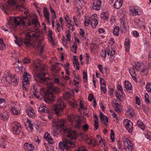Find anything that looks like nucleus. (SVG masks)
I'll use <instances>...</instances> for the list:
<instances>
[{
	"label": "nucleus",
	"mask_w": 151,
	"mask_h": 151,
	"mask_svg": "<svg viewBox=\"0 0 151 151\" xmlns=\"http://www.w3.org/2000/svg\"><path fill=\"white\" fill-rule=\"evenodd\" d=\"M123 123L125 128L129 132H131L133 131V125L132 122L129 120L124 119Z\"/></svg>",
	"instance_id": "11"
},
{
	"label": "nucleus",
	"mask_w": 151,
	"mask_h": 151,
	"mask_svg": "<svg viewBox=\"0 0 151 151\" xmlns=\"http://www.w3.org/2000/svg\"><path fill=\"white\" fill-rule=\"evenodd\" d=\"M93 98L94 96L93 95L92 93L90 94L88 97V100L90 101H92Z\"/></svg>",
	"instance_id": "53"
},
{
	"label": "nucleus",
	"mask_w": 151,
	"mask_h": 151,
	"mask_svg": "<svg viewBox=\"0 0 151 151\" xmlns=\"http://www.w3.org/2000/svg\"><path fill=\"white\" fill-rule=\"evenodd\" d=\"M40 63L41 60L39 59H37L33 61V63L34 65V69L37 72L36 74L34 76V77L38 73H45L43 72L44 71V68L41 66L40 64Z\"/></svg>",
	"instance_id": "4"
},
{
	"label": "nucleus",
	"mask_w": 151,
	"mask_h": 151,
	"mask_svg": "<svg viewBox=\"0 0 151 151\" xmlns=\"http://www.w3.org/2000/svg\"><path fill=\"white\" fill-rule=\"evenodd\" d=\"M146 137L148 139L150 140L151 139V133L150 132H148L146 134Z\"/></svg>",
	"instance_id": "55"
},
{
	"label": "nucleus",
	"mask_w": 151,
	"mask_h": 151,
	"mask_svg": "<svg viewBox=\"0 0 151 151\" xmlns=\"http://www.w3.org/2000/svg\"><path fill=\"white\" fill-rule=\"evenodd\" d=\"M124 149L127 150L128 149V150H129L131 151H132L133 147L132 144H130L129 145H124Z\"/></svg>",
	"instance_id": "33"
},
{
	"label": "nucleus",
	"mask_w": 151,
	"mask_h": 151,
	"mask_svg": "<svg viewBox=\"0 0 151 151\" xmlns=\"http://www.w3.org/2000/svg\"><path fill=\"white\" fill-rule=\"evenodd\" d=\"M89 23L91 24V22L90 19L89 18V19H85L84 22V24L86 26H88Z\"/></svg>",
	"instance_id": "47"
},
{
	"label": "nucleus",
	"mask_w": 151,
	"mask_h": 151,
	"mask_svg": "<svg viewBox=\"0 0 151 151\" xmlns=\"http://www.w3.org/2000/svg\"><path fill=\"white\" fill-rule=\"evenodd\" d=\"M18 105L15 104L13 106H12L11 111L12 114L14 115L18 114L19 112L20 109Z\"/></svg>",
	"instance_id": "15"
},
{
	"label": "nucleus",
	"mask_w": 151,
	"mask_h": 151,
	"mask_svg": "<svg viewBox=\"0 0 151 151\" xmlns=\"http://www.w3.org/2000/svg\"><path fill=\"white\" fill-rule=\"evenodd\" d=\"M122 4V0H117L115 3L114 6L115 9H118L121 7Z\"/></svg>",
	"instance_id": "22"
},
{
	"label": "nucleus",
	"mask_w": 151,
	"mask_h": 151,
	"mask_svg": "<svg viewBox=\"0 0 151 151\" xmlns=\"http://www.w3.org/2000/svg\"><path fill=\"white\" fill-rule=\"evenodd\" d=\"M135 98H136V103L138 105H140V99H139V98L137 96H136Z\"/></svg>",
	"instance_id": "59"
},
{
	"label": "nucleus",
	"mask_w": 151,
	"mask_h": 151,
	"mask_svg": "<svg viewBox=\"0 0 151 151\" xmlns=\"http://www.w3.org/2000/svg\"><path fill=\"white\" fill-rule=\"evenodd\" d=\"M118 89L121 91L122 93H123V89L122 86L120 84H118L117 86Z\"/></svg>",
	"instance_id": "61"
},
{
	"label": "nucleus",
	"mask_w": 151,
	"mask_h": 151,
	"mask_svg": "<svg viewBox=\"0 0 151 151\" xmlns=\"http://www.w3.org/2000/svg\"><path fill=\"white\" fill-rule=\"evenodd\" d=\"M69 104L71 106L73 107H77L78 106L77 104H76V102H72V101H69Z\"/></svg>",
	"instance_id": "46"
},
{
	"label": "nucleus",
	"mask_w": 151,
	"mask_h": 151,
	"mask_svg": "<svg viewBox=\"0 0 151 151\" xmlns=\"http://www.w3.org/2000/svg\"><path fill=\"white\" fill-rule=\"evenodd\" d=\"M29 75L27 71H24V74L23 75V77L24 81H22L23 83H26V84L28 85L29 84Z\"/></svg>",
	"instance_id": "18"
},
{
	"label": "nucleus",
	"mask_w": 151,
	"mask_h": 151,
	"mask_svg": "<svg viewBox=\"0 0 151 151\" xmlns=\"http://www.w3.org/2000/svg\"><path fill=\"white\" fill-rule=\"evenodd\" d=\"M82 129L84 132H86L89 128V126L87 124H85L82 126Z\"/></svg>",
	"instance_id": "39"
},
{
	"label": "nucleus",
	"mask_w": 151,
	"mask_h": 151,
	"mask_svg": "<svg viewBox=\"0 0 151 151\" xmlns=\"http://www.w3.org/2000/svg\"><path fill=\"white\" fill-rule=\"evenodd\" d=\"M28 147L25 148L26 151H32L34 149L33 146L31 144H29Z\"/></svg>",
	"instance_id": "35"
},
{
	"label": "nucleus",
	"mask_w": 151,
	"mask_h": 151,
	"mask_svg": "<svg viewBox=\"0 0 151 151\" xmlns=\"http://www.w3.org/2000/svg\"><path fill=\"white\" fill-rule=\"evenodd\" d=\"M148 68H149L147 66L142 65L141 69V74L143 76L147 74L148 73Z\"/></svg>",
	"instance_id": "20"
},
{
	"label": "nucleus",
	"mask_w": 151,
	"mask_h": 151,
	"mask_svg": "<svg viewBox=\"0 0 151 151\" xmlns=\"http://www.w3.org/2000/svg\"><path fill=\"white\" fill-rule=\"evenodd\" d=\"M145 101L147 102L148 104H150V101L148 99L149 96L147 93H146L145 94Z\"/></svg>",
	"instance_id": "44"
},
{
	"label": "nucleus",
	"mask_w": 151,
	"mask_h": 151,
	"mask_svg": "<svg viewBox=\"0 0 151 151\" xmlns=\"http://www.w3.org/2000/svg\"><path fill=\"white\" fill-rule=\"evenodd\" d=\"M52 32L51 30L49 31H48V36L49 37V41L50 42H53V38L52 36Z\"/></svg>",
	"instance_id": "36"
},
{
	"label": "nucleus",
	"mask_w": 151,
	"mask_h": 151,
	"mask_svg": "<svg viewBox=\"0 0 151 151\" xmlns=\"http://www.w3.org/2000/svg\"><path fill=\"white\" fill-rule=\"evenodd\" d=\"M10 19L8 20V22L6 24V26L9 29L13 25V23H14L16 26L19 25L20 24H22L25 25V22L22 19L20 18H16L14 17H10Z\"/></svg>",
	"instance_id": "3"
},
{
	"label": "nucleus",
	"mask_w": 151,
	"mask_h": 151,
	"mask_svg": "<svg viewBox=\"0 0 151 151\" xmlns=\"http://www.w3.org/2000/svg\"><path fill=\"white\" fill-rule=\"evenodd\" d=\"M116 52L115 50H112L110 53V59L112 60L114 57V55L115 54Z\"/></svg>",
	"instance_id": "43"
},
{
	"label": "nucleus",
	"mask_w": 151,
	"mask_h": 151,
	"mask_svg": "<svg viewBox=\"0 0 151 151\" xmlns=\"http://www.w3.org/2000/svg\"><path fill=\"white\" fill-rule=\"evenodd\" d=\"M66 105L63 102L56 104L55 106L54 111L55 114L58 116L62 115L63 112V108Z\"/></svg>",
	"instance_id": "5"
},
{
	"label": "nucleus",
	"mask_w": 151,
	"mask_h": 151,
	"mask_svg": "<svg viewBox=\"0 0 151 151\" xmlns=\"http://www.w3.org/2000/svg\"><path fill=\"white\" fill-rule=\"evenodd\" d=\"M8 115L6 113H1L0 114V117L1 118V119L3 120H6L8 118Z\"/></svg>",
	"instance_id": "27"
},
{
	"label": "nucleus",
	"mask_w": 151,
	"mask_h": 151,
	"mask_svg": "<svg viewBox=\"0 0 151 151\" xmlns=\"http://www.w3.org/2000/svg\"><path fill=\"white\" fill-rule=\"evenodd\" d=\"M130 43L128 38H127L125 40L124 45L125 47V51L128 52L129 50Z\"/></svg>",
	"instance_id": "23"
},
{
	"label": "nucleus",
	"mask_w": 151,
	"mask_h": 151,
	"mask_svg": "<svg viewBox=\"0 0 151 151\" xmlns=\"http://www.w3.org/2000/svg\"><path fill=\"white\" fill-rule=\"evenodd\" d=\"M99 123L98 121H94V126L95 128L96 129L95 130H96L98 129V127H99Z\"/></svg>",
	"instance_id": "56"
},
{
	"label": "nucleus",
	"mask_w": 151,
	"mask_h": 151,
	"mask_svg": "<svg viewBox=\"0 0 151 151\" xmlns=\"http://www.w3.org/2000/svg\"><path fill=\"white\" fill-rule=\"evenodd\" d=\"M97 16V14H94L90 18H89L91 22V24L93 28H96L98 24V22L96 19Z\"/></svg>",
	"instance_id": "13"
},
{
	"label": "nucleus",
	"mask_w": 151,
	"mask_h": 151,
	"mask_svg": "<svg viewBox=\"0 0 151 151\" xmlns=\"http://www.w3.org/2000/svg\"><path fill=\"white\" fill-rule=\"evenodd\" d=\"M32 24L35 25H37L38 23V21L35 19H33L32 21Z\"/></svg>",
	"instance_id": "51"
},
{
	"label": "nucleus",
	"mask_w": 151,
	"mask_h": 151,
	"mask_svg": "<svg viewBox=\"0 0 151 151\" xmlns=\"http://www.w3.org/2000/svg\"><path fill=\"white\" fill-rule=\"evenodd\" d=\"M81 120L79 119L76 120V122L75 123V127L78 129H80L82 127L81 125Z\"/></svg>",
	"instance_id": "24"
},
{
	"label": "nucleus",
	"mask_w": 151,
	"mask_h": 151,
	"mask_svg": "<svg viewBox=\"0 0 151 151\" xmlns=\"http://www.w3.org/2000/svg\"><path fill=\"white\" fill-rule=\"evenodd\" d=\"M45 73H38L35 76L34 79L37 83H40L43 84H47L49 90L46 91H44V99L45 101L47 103H50L54 100L55 96L53 92L57 93V90L56 87L54 86L52 82L48 83L50 80L48 77H45Z\"/></svg>",
	"instance_id": "1"
},
{
	"label": "nucleus",
	"mask_w": 151,
	"mask_h": 151,
	"mask_svg": "<svg viewBox=\"0 0 151 151\" xmlns=\"http://www.w3.org/2000/svg\"><path fill=\"white\" fill-rule=\"evenodd\" d=\"M22 67L17 66L15 68V70L17 72H19L21 70H22Z\"/></svg>",
	"instance_id": "52"
},
{
	"label": "nucleus",
	"mask_w": 151,
	"mask_h": 151,
	"mask_svg": "<svg viewBox=\"0 0 151 151\" xmlns=\"http://www.w3.org/2000/svg\"><path fill=\"white\" fill-rule=\"evenodd\" d=\"M101 90L103 91V93L105 94L106 92V86H102V85H101Z\"/></svg>",
	"instance_id": "48"
},
{
	"label": "nucleus",
	"mask_w": 151,
	"mask_h": 151,
	"mask_svg": "<svg viewBox=\"0 0 151 151\" xmlns=\"http://www.w3.org/2000/svg\"><path fill=\"white\" fill-rule=\"evenodd\" d=\"M5 102L4 99H0V107L2 108L6 106Z\"/></svg>",
	"instance_id": "31"
},
{
	"label": "nucleus",
	"mask_w": 151,
	"mask_h": 151,
	"mask_svg": "<svg viewBox=\"0 0 151 151\" xmlns=\"http://www.w3.org/2000/svg\"><path fill=\"white\" fill-rule=\"evenodd\" d=\"M57 29L58 32H60V26L59 23H57L56 25Z\"/></svg>",
	"instance_id": "62"
},
{
	"label": "nucleus",
	"mask_w": 151,
	"mask_h": 151,
	"mask_svg": "<svg viewBox=\"0 0 151 151\" xmlns=\"http://www.w3.org/2000/svg\"><path fill=\"white\" fill-rule=\"evenodd\" d=\"M44 138L48 140V143L52 144L53 143V139L50 137V133L46 132L44 135Z\"/></svg>",
	"instance_id": "17"
},
{
	"label": "nucleus",
	"mask_w": 151,
	"mask_h": 151,
	"mask_svg": "<svg viewBox=\"0 0 151 151\" xmlns=\"http://www.w3.org/2000/svg\"><path fill=\"white\" fill-rule=\"evenodd\" d=\"M135 24L139 27H141L140 24L142 23V22L139 19H137L135 20Z\"/></svg>",
	"instance_id": "32"
},
{
	"label": "nucleus",
	"mask_w": 151,
	"mask_h": 151,
	"mask_svg": "<svg viewBox=\"0 0 151 151\" xmlns=\"http://www.w3.org/2000/svg\"><path fill=\"white\" fill-rule=\"evenodd\" d=\"M8 3L9 5L15 6L16 9L19 10L21 11H23L24 9H25L23 6L17 4L15 0H9L8 1Z\"/></svg>",
	"instance_id": "9"
},
{
	"label": "nucleus",
	"mask_w": 151,
	"mask_h": 151,
	"mask_svg": "<svg viewBox=\"0 0 151 151\" xmlns=\"http://www.w3.org/2000/svg\"><path fill=\"white\" fill-rule=\"evenodd\" d=\"M125 87L128 90L131 89L132 86L131 84L128 81H124Z\"/></svg>",
	"instance_id": "25"
},
{
	"label": "nucleus",
	"mask_w": 151,
	"mask_h": 151,
	"mask_svg": "<svg viewBox=\"0 0 151 151\" xmlns=\"http://www.w3.org/2000/svg\"><path fill=\"white\" fill-rule=\"evenodd\" d=\"M137 125L138 127L141 128L142 130H144L145 129V127L144 124L141 121L139 120L137 122Z\"/></svg>",
	"instance_id": "29"
},
{
	"label": "nucleus",
	"mask_w": 151,
	"mask_h": 151,
	"mask_svg": "<svg viewBox=\"0 0 151 151\" xmlns=\"http://www.w3.org/2000/svg\"><path fill=\"white\" fill-rule=\"evenodd\" d=\"M64 132L68 133V136L71 139H65L63 141L60 142L59 143V148L63 151H68L69 150L75 147L76 142L72 139H76L78 135L76 131L72 130L69 128L65 129Z\"/></svg>",
	"instance_id": "2"
},
{
	"label": "nucleus",
	"mask_w": 151,
	"mask_h": 151,
	"mask_svg": "<svg viewBox=\"0 0 151 151\" xmlns=\"http://www.w3.org/2000/svg\"><path fill=\"white\" fill-rule=\"evenodd\" d=\"M69 120L71 123H73L74 120V115H71L70 116L69 118Z\"/></svg>",
	"instance_id": "54"
},
{
	"label": "nucleus",
	"mask_w": 151,
	"mask_h": 151,
	"mask_svg": "<svg viewBox=\"0 0 151 151\" xmlns=\"http://www.w3.org/2000/svg\"><path fill=\"white\" fill-rule=\"evenodd\" d=\"M100 17L104 19H107L109 18L107 13L105 12H103L101 14Z\"/></svg>",
	"instance_id": "28"
},
{
	"label": "nucleus",
	"mask_w": 151,
	"mask_h": 151,
	"mask_svg": "<svg viewBox=\"0 0 151 151\" xmlns=\"http://www.w3.org/2000/svg\"><path fill=\"white\" fill-rule=\"evenodd\" d=\"M80 30L79 34L82 37V39L84 40L86 39V37H84L85 32L84 30L82 29H80Z\"/></svg>",
	"instance_id": "40"
},
{
	"label": "nucleus",
	"mask_w": 151,
	"mask_h": 151,
	"mask_svg": "<svg viewBox=\"0 0 151 151\" xmlns=\"http://www.w3.org/2000/svg\"><path fill=\"white\" fill-rule=\"evenodd\" d=\"M109 91L110 95H113V92L114 91V89L112 88H109Z\"/></svg>",
	"instance_id": "64"
},
{
	"label": "nucleus",
	"mask_w": 151,
	"mask_h": 151,
	"mask_svg": "<svg viewBox=\"0 0 151 151\" xmlns=\"http://www.w3.org/2000/svg\"><path fill=\"white\" fill-rule=\"evenodd\" d=\"M12 127L14 132L15 134L18 135L20 133L21 131V127L19 123L17 122H14Z\"/></svg>",
	"instance_id": "10"
},
{
	"label": "nucleus",
	"mask_w": 151,
	"mask_h": 151,
	"mask_svg": "<svg viewBox=\"0 0 151 151\" xmlns=\"http://www.w3.org/2000/svg\"><path fill=\"white\" fill-rule=\"evenodd\" d=\"M102 53L101 56L103 58H105L106 57V51L105 50L104 51L102 50Z\"/></svg>",
	"instance_id": "60"
},
{
	"label": "nucleus",
	"mask_w": 151,
	"mask_h": 151,
	"mask_svg": "<svg viewBox=\"0 0 151 151\" xmlns=\"http://www.w3.org/2000/svg\"><path fill=\"white\" fill-rule=\"evenodd\" d=\"M119 27L118 26H115L114 28L113 33L114 35L118 36L119 35Z\"/></svg>",
	"instance_id": "26"
},
{
	"label": "nucleus",
	"mask_w": 151,
	"mask_h": 151,
	"mask_svg": "<svg viewBox=\"0 0 151 151\" xmlns=\"http://www.w3.org/2000/svg\"><path fill=\"white\" fill-rule=\"evenodd\" d=\"M55 125L56 128L58 129L60 128L64 132V129L65 128H68L65 127L64 128V121L63 120H61L58 122L55 123Z\"/></svg>",
	"instance_id": "16"
},
{
	"label": "nucleus",
	"mask_w": 151,
	"mask_h": 151,
	"mask_svg": "<svg viewBox=\"0 0 151 151\" xmlns=\"http://www.w3.org/2000/svg\"><path fill=\"white\" fill-rule=\"evenodd\" d=\"M30 60L27 58H25L23 60V62L26 64L29 63L30 62Z\"/></svg>",
	"instance_id": "50"
},
{
	"label": "nucleus",
	"mask_w": 151,
	"mask_h": 151,
	"mask_svg": "<svg viewBox=\"0 0 151 151\" xmlns=\"http://www.w3.org/2000/svg\"><path fill=\"white\" fill-rule=\"evenodd\" d=\"M101 121L105 125L107 124V123L108 122L107 118L106 116H105L103 117V118L101 119Z\"/></svg>",
	"instance_id": "34"
},
{
	"label": "nucleus",
	"mask_w": 151,
	"mask_h": 151,
	"mask_svg": "<svg viewBox=\"0 0 151 151\" xmlns=\"http://www.w3.org/2000/svg\"><path fill=\"white\" fill-rule=\"evenodd\" d=\"M130 12L133 16L140 15L142 13V12L137 6L131 7Z\"/></svg>",
	"instance_id": "12"
},
{
	"label": "nucleus",
	"mask_w": 151,
	"mask_h": 151,
	"mask_svg": "<svg viewBox=\"0 0 151 151\" xmlns=\"http://www.w3.org/2000/svg\"><path fill=\"white\" fill-rule=\"evenodd\" d=\"M79 106L81 109L82 110H85L86 109V107H84V105L83 104L82 102L81 101H80Z\"/></svg>",
	"instance_id": "45"
},
{
	"label": "nucleus",
	"mask_w": 151,
	"mask_h": 151,
	"mask_svg": "<svg viewBox=\"0 0 151 151\" xmlns=\"http://www.w3.org/2000/svg\"><path fill=\"white\" fill-rule=\"evenodd\" d=\"M100 79L101 85L103 86H106L105 82L103 78H100Z\"/></svg>",
	"instance_id": "49"
},
{
	"label": "nucleus",
	"mask_w": 151,
	"mask_h": 151,
	"mask_svg": "<svg viewBox=\"0 0 151 151\" xmlns=\"http://www.w3.org/2000/svg\"><path fill=\"white\" fill-rule=\"evenodd\" d=\"M133 35L136 37H137L139 36L138 33L136 31H134L133 32Z\"/></svg>",
	"instance_id": "58"
},
{
	"label": "nucleus",
	"mask_w": 151,
	"mask_h": 151,
	"mask_svg": "<svg viewBox=\"0 0 151 151\" xmlns=\"http://www.w3.org/2000/svg\"><path fill=\"white\" fill-rule=\"evenodd\" d=\"M74 63V66H76V68L77 69V70H79V63L78 61V59H76L75 60V61H74L73 62Z\"/></svg>",
	"instance_id": "37"
},
{
	"label": "nucleus",
	"mask_w": 151,
	"mask_h": 151,
	"mask_svg": "<svg viewBox=\"0 0 151 151\" xmlns=\"http://www.w3.org/2000/svg\"><path fill=\"white\" fill-rule=\"evenodd\" d=\"M106 52H107V55L109 56L110 55V50L109 46H108L106 47Z\"/></svg>",
	"instance_id": "63"
},
{
	"label": "nucleus",
	"mask_w": 151,
	"mask_h": 151,
	"mask_svg": "<svg viewBox=\"0 0 151 151\" xmlns=\"http://www.w3.org/2000/svg\"><path fill=\"white\" fill-rule=\"evenodd\" d=\"M39 111L41 113L45 112L49 114V109L44 104H42L39 107Z\"/></svg>",
	"instance_id": "19"
},
{
	"label": "nucleus",
	"mask_w": 151,
	"mask_h": 151,
	"mask_svg": "<svg viewBox=\"0 0 151 151\" xmlns=\"http://www.w3.org/2000/svg\"><path fill=\"white\" fill-rule=\"evenodd\" d=\"M126 139V141H124L123 144L124 145H129L130 144H132L131 142V141L129 140L128 139V138L127 139L126 137L125 138Z\"/></svg>",
	"instance_id": "42"
},
{
	"label": "nucleus",
	"mask_w": 151,
	"mask_h": 151,
	"mask_svg": "<svg viewBox=\"0 0 151 151\" xmlns=\"http://www.w3.org/2000/svg\"><path fill=\"white\" fill-rule=\"evenodd\" d=\"M5 78L6 81H8V80L10 79V81L14 86H16L17 84L19 79L17 77L15 78V76L14 75H7L5 77Z\"/></svg>",
	"instance_id": "8"
},
{
	"label": "nucleus",
	"mask_w": 151,
	"mask_h": 151,
	"mask_svg": "<svg viewBox=\"0 0 151 151\" xmlns=\"http://www.w3.org/2000/svg\"><path fill=\"white\" fill-rule=\"evenodd\" d=\"M46 149L47 151H53V148L52 146L50 145Z\"/></svg>",
	"instance_id": "57"
},
{
	"label": "nucleus",
	"mask_w": 151,
	"mask_h": 151,
	"mask_svg": "<svg viewBox=\"0 0 151 151\" xmlns=\"http://www.w3.org/2000/svg\"><path fill=\"white\" fill-rule=\"evenodd\" d=\"M43 9L44 10L43 11V13L44 17H45V18L49 17V13L48 11H47V9L45 7H44Z\"/></svg>",
	"instance_id": "30"
},
{
	"label": "nucleus",
	"mask_w": 151,
	"mask_h": 151,
	"mask_svg": "<svg viewBox=\"0 0 151 151\" xmlns=\"http://www.w3.org/2000/svg\"><path fill=\"white\" fill-rule=\"evenodd\" d=\"M31 38V35L28 32L26 34L25 38L23 39L22 40L27 47H30L32 45V43L30 42V39Z\"/></svg>",
	"instance_id": "7"
},
{
	"label": "nucleus",
	"mask_w": 151,
	"mask_h": 151,
	"mask_svg": "<svg viewBox=\"0 0 151 151\" xmlns=\"http://www.w3.org/2000/svg\"><path fill=\"white\" fill-rule=\"evenodd\" d=\"M101 0H93L91 3V7L96 10H99L101 6Z\"/></svg>",
	"instance_id": "14"
},
{
	"label": "nucleus",
	"mask_w": 151,
	"mask_h": 151,
	"mask_svg": "<svg viewBox=\"0 0 151 151\" xmlns=\"http://www.w3.org/2000/svg\"><path fill=\"white\" fill-rule=\"evenodd\" d=\"M151 85V83L148 82L147 83L146 86V89L147 91L150 92L151 91V88L150 87V86Z\"/></svg>",
	"instance_id": "41"
},
{
	"label": "nucleus",
	"mask_w": 151,
	"mask_h": 151,
	"mask_svg": "<svg viewBox=\"0 0 151 151\" xmlns=\"http://www.w3.org/2000/svg\"><path fill=\"white\" fill-rule=\"evenodd\" d=\"M83 78L84 82H86L87 81V75L86 72H83Z\"/></svg>",
	"instance_id": "38"
},
{
	"label": "nucleus",
	"mask_w": 151,
	"mask_h": 151,
	"mask_svg": "<svg viewBox=\"0 0 151 151\" xmlns=\"http://www.w3.org/2000/svg\"><path fill=\"white\" fill-rule=\"evenodd\" d=\"M26 112L28 115L29 117L32 118H34L35 117L34 111L32 109V108H31L28 110H27Z\"/></svg>",
	"instance_id": "21"
},
{
	"label": "nucleus",
	"mask_w": 151,
	"mask_h": 151,
	"mask_svg": "<svg viewBox=\"0 0 151 151\" xmlns=\"http://www.w3.org/2000/svg\"><path fill=\"white\" fill-rule=\"evenodd\" d=\"M142 65V64L138 62L134 63L132 68L129 69L130 74H135V70L137 71H139L141 70Z\"/></svg>",
	"instance_id": "6"
}]
</instances>
